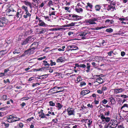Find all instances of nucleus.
<instances>
[{
    "label": "nucleus",
    "instance_id": "1",
    "mask_svg": "<svg viewBox=\"0 0 128 128\" xmlns=\"http://www.w3.org/2000/svg\"><path fill=\"white\" fill-rule=\"evenodd\" d=\"M98 19L97 18L93 17L92 18L85 20L84 22L89 24H97L96 22H98Z\"/></svg>",
    "mask_w": 128,
    "mask_h": 128
},
{
    "label": "nucleus",
    "instance_id": "2",
    "mask_svg": "<svg viewBox=\"0 0 128 128\" xmlns=\"http://www.w3.org/2000/svg\"><path fill=\"white\" fill-rule=\"evenodd\" d=\"M6 12L7 15L10 16H13L16 14V12L12 8L8 9Z\"/></svg>",
    "mask_w": 128,
    "mask_h": 128
},
{
    "label": "nucleus",
    "instance_id": "3",
    "mask_svg": "<svg viewBox=\"0 0 128 128\" xmlns=\"http://www.w3.org/2000/svg\"><path fill=\"white\" fill-rule=\"evenodd\" d=\"M80 68H85L86 67V71L87 72H89L90 70V64L89 63H88L86 64V66L84 64H80Z\"/></svg>",
    "mask_w": 128,
    "mask_h": 128
},
{
    "label": "nucleus",
    "instance_id": "4",
    "mask_svg": "<svg viewBox=\"0 0 128 128\" xmlns=\"http://www.w3.org/2000/svg\"><path fill=\"white\" fill-rule=\"evenodd\" d=\"M8 22V20L5 18H0V27L5 26Z\"/></svg>",
    "mask_w": 128,
    "mask_h": 128
},
{
    "label": "nucleus",
    "instance_id": "5",
    "mask_svg": "<svg viewBox=\"0 0 128 128\" xmlns=\"http://www.w3.org/2000/svg\"><path fill=\"white\" fill-rule=\"evenodd\" d=\"M67 48L68 49V51H70L72 52H73V51L74 50H78V48L75 45L68 46Z\"/></svg>",
    "mask_w": 128,
    "mask_h": 128
},
{
    "label": "nucleus",
    "instance_id": "6",
    "mask_svg": "<svg viewBox=\"0 0 128 128\" xmlns=\"http://www.w3.org/2000/svg\"><path fill=\"white\" fill-rule=\"evenodd\" d=\"M100 116L102 122L108 123L110 121V119L109 117H106L103 114H100Z\"/></svg>",
    "mask_w": 128,
    "mask_h": 128
},
{
    "label": "nucleus",
    "instance_id": "7",
    "mask_svg": "<svg viewBox=\"0 0 128 128\" xmlns=\"http://www.w3.org/2000/svg\"><path fill=\"white\" fill-rule=\"evenodd\" d=\"M118 124L116 120H112L110 121V127L111 128H115L117 126Z\"/></svg>",
    "mask_w": 128,
    "mask_h": 128
},
{
    "label": "nucleus",
    "instance_id": "8",
    "mask_svg": "<svg viewBox=\"0 0 128 128\" xmlns=\"http://www.w3.org/2000/svg\"><path fill=\"white\" fill-rule=\"evenodd\" d=\"M67 111L68 112V114L69 116L74 115L75 112L74 109L69 108L67 109Z\"/></svg>",
    "mask_w": 128,
    "mask_h": 128
},
{
    "label": "nucleus",
    "instance_id": "9",
    "mask_svg": "<svg viewBox=\"0 0 128 128\" xmlns=\"http://www.w3.org/2000/svg\"><path fill=\"white\" fill-rule=\"evenodd\" d=\"M15 117L13 115H11L7 117V121L9 122H15Z\"/></svg>",
    "mask_w": 128,
    "mask_h": 128
},
{
    "label": "nucleus",
    "instance_id": "10",
    "mask_svg": "<svg viewBox=\"0 0 128 128\" xmlns=\"http://www.w3.org/2000/svg\"><path fill=\"white\" fill-rule=\"evenodd\" d=\"M90 34V32L89 31L84 32L81 33L79 34L78 36H82L81 38L83 40H84L86 38L85 37L87 35Z\"/></svg>",
    "mask_w": 128,
    "mask_h": 128
},
{
    "label": "nucleus",
    "instance_id": "11",
    "mask_svg": "<svg viewBox=\"0 0 128 128\" xmlns=\"http://www.w3.org/2000/svg\"><path fill=\"white\" fill-rule=\"evenodd\" d=\"M86 4L87 5L85 7L86 10L88 11H91L92 10H91L92 8L93 7L92 4L89 2L87 3Z\"/></svg>",
    "mask_w": 128,
    "mask_h": 128
},
{
    "label": "nucleus",
    "instance_id": "12",
    "mask_svg": "<svg viewBox=\"0 0 128 128\" xmlns=\"http://www.w3.org/2000/svg\"><path fill=\"white\" fill-rule=\"evenodd\" d=\"M122 110L128 112V105L127 104H124L121 107Z\"/></svg>",
    "mask_w": 128,
    "mask_h": 128
},
{
    "label": "nucleus",
    "instance_id": "13",
    "mask_svg": "<svg viewBox=\"0 0 128 128\" xmlns=\"http://www.w3.org/2000/svg\"><path fill=\"white\" fill-rule=\"evenodd\" d=\"M30 38L29 37L27 38L25 40L22 41L21 42L22 45H24L30 42Z\"/></svg>",
    "mask_w": 128,
    "mask_h": 128
},
{
    "label": "nucleus",
    "instance_id": "14",
    "mask_svg": "<svg viewBox=\"0 0 128 128\" xmlns=\"http://www.w3.org/2000/svg\"><path fill=\"white\" fill-rule=\"evenodd\" d=\"M38 45V44L37 42H34L32 45L31 46H32V48L31 49L28 50H27L29 51L30 50H32L33 49V50H34L35 49L37 48Z\"/></svg>",
    "mask_w": 128,
    "mask_h": 128
},
{
    "label": "nucleus",
    "instance_id": "15",
    "mask_svg": "<svg viewBox=\"0 0 128 128\" xmlns=\"http://www.w3.org/2000/svg\"><path fill=\"white\" fill-rule=\"evenodd\" d=\"M39 114V116L42 118H47L46 116H45V114L43 112V110H41L38 113Z\"/></svg>",
    "mask_w": 128,
    "mask_h": 128
},
{
    "label": "nucleus",
    "instance_id": "16",
    "mask_svg": "<svg viewBox=\"0 0 128 128\" xmlns=\"http://www.w3.org/2000/svg\"><path fill=\"white\" fill-rule=\"evenodd\" d=\"M112 90H114V93L115 94L121 93L124 90H123L122 88H116Z\"/></svg>",
    "mask_w": 128,
    "mask_h": 128
},
{
    "label": "nucleus",
    "instance_id": "17",
    "mask_svg": "<svg viewBox=\"0 0 128 128\" xmlns=\"http://www.w3.org/2000/svg\"><path fill=\"white\" fill-rule=\"evenodd\" d=\"M22 10H18V12L16 13V16L17 18H21L22 16V14H21Z\"/></svg>",
    "mask_w": 128,
    "mask_h": 128
},
{
    "label": "nucleus",
    "instance_id": "18",
    "mask_svg": "<svg viewBox=\"0 0 128 128\" xmlns=\"http://www.w3.org/2000/svg\"><path fill=\"white\" fill-rule=\"evenodd\" d=\"M127 112L121 110L120 112V116L124 117L127 116Z\"/></svg>",
    "mask_w": 128,
    "mask_h": 128
},
{
    "label": "nucleus",
    "instance_id": "19",
    "mask_svg": "<svg viewBox=\"0 0 128 128\" xmlns=\"http://www.w3.org/2000/svg\"><path fill=\"white\" fill-rule=\"evenodd\" d=\"M90 91L88 90H86L82 91L81 92V94L83 96H84L88 94L89 93H90Z\"/></svg>",
    "mask_w": 128,
    "mask_h": 128
},
{
    "label": "nucleus",
    "instance_id": "20",
    "mask_svg": "<svg viewBox=\"0 0 128 128\" xmlns=\"http://www.w3.org/2000/svg\"><path fill=\"white\" fill-rule=\"evenodd\" d=\"M31 16V14L29 13V12H26L25 14L23 16V17L24 18H26L29 17L30 18V16Z\"/></svg>",
    "mask_w": 128,
    "mask_h": 128
},
{
    "label": "nucleus",
    "instance_id": "21",
    "mask_svg": "<svg viewBox=\"0 0 128 128\" xmlns=\"http://www.w3.org/2000/svg\"><path fill=\"white\" fill-rule=\"evenodd\" d=\"M65 60V58L64 57L62 56L59 58L57 60L56 62H62Z\"/></svg>",
    "mask_w": 128,
    "mask_h": 128
},
{
    "label": "nucleus",
    "instance_id": "22",
    "mask_svg": "<svg viewBox=\"0 0 128 128\" xmlns=\"http://www.w3.org/2000/svg\"><path fill=\"white\" fill-rule=\"evenodd\" d=\"M102 74L95 75L94 76V78L96 79V80L97 81L99 79V78L102 77Z\"/></svg>",
    "mask_w": 128,
    "mask_h": 128
},
{
    "label": "nucleus",
    "instance_id": "23",
    "mask_svg": "<svg viewBox=\"0 0 128 128\" xmlns=\"http://www.w3.org/2000/svg\"><path fill=\"white\" fill-rule=\"evenodd\" d=\"M33 1L32 4L36 7H37L38 6V2L37 0H32Z\"/></svg>",
    "mask_w": 128,
    "mask_h": 128
},
{
    "label": "nucleus",
    "instance_id": "24",
    "mask_svg": "<svg viewBox=\"0 0 128 128\" xmlns=\"http://www.w3.org/2000/svg\"><path fill=\"white\" fill-rule=\"evenodd\" d=\"M103 82V79L101 78V77L99 78V79L97 81H96L95 82H98L100 84H102Z\"/></svg>",
    "mask_w": 128,
    "mask_h": 128
},
{
    "label": "nucleus",
    "instance_id": "25",
    "mask_svg": "<svg viewBox=\"0 0 128 128\" xmlns=\"http://www.w3.org/2000/svg\"><path fill=\"white\" fill-rule=\"evenodd\" d=\"M76 11L80 13L83 12V10L81 8H76L75 9Z\"/></svg>",
    "mask_w": 128,
    "mask_h": 128
},
{
    "label": "nucleus",
    "instance_id": "26",
    "mask_svg": "<svg viewBox=\"0 0 128 128\" xmlns=\"http://www.w3.org/2000/svg\"><path fill=\"white\" fill-rule=\"evenodd\" d=\"M22 9L24 10L26 12H28V7H27L23 5L22 6Z\"/></svg>",
    "mask_w": 128,
    "mask_h": 128
},
{
    "label": "nucleus",
    "instance_id": "27",
    "mask_svg": "<svg viewBox=\"0 0 128 128\" xmlns=\"http://www.w3.org/2000/svg\"><path fill=\"white\" fill-rule=\"evenodd\" d=\"M6 50H2L0 51V58L7 53V52H4Z\"/></svg>",
    "mask_w": 128,
    "mask_h": 128
},
{
    "label": "nucleus",
    "instance_id": "28",
    "mask_svg": "<svg viewBox=\"0 0 128 128\" xmlns=\"http://www.w3.org/2000/svg\"><path fill=\"white\" fill-rule=\"evenodd\" d=\"M95 8L96 10L99 11L100 9L101 6L99 5H97L95 6Z\"/></svg>",
    "mask_w": 128,
    "mask_h": 128
},
{
    "label": "nucleus",
    "instance_id": "29",
    "mask_svg": "<svg viewBox=\"0 0 128 128\" xmlns=\"http://www.w3.org/2000/svg\"><path fill=\"white\" fill-rule=\"evenodd\" d=\"M24 126V125L22 123H20L18 124L17 126V127L18 128H22Z\"/></svg>",
    "mask_w": 128,
    "mask_h": 128
},
{
    "label": "nucleus",
    "instance_id": "30",
    "mask_svg": "<svg viewBox=\"0 0 128 128\" xmlns=\"http://www.w3.org/2000/svg\"><path fill=\"white\" fill-rule=\"evenodd\" d=\"M21 2L24 3L25 4L26 6H29L31 3L29 2L26 1H21Z\"/></svg>",
    "mask_w": 128,
    "mask_h": 128
},
{
    "label": "nucleus",
    "instance_id": "31",
    "mask_svg": "<svg viewBox=\"0 0 128 128\" xmlns=\"http://www.w3.org/2000/svg\"><path fill=\"white\" fill-rule=\"evenodd\" d=\"M46 31V30L45 28H42L40 31L39 32L40 33V34H44Z\"/></svg>",
    "mask_w": 128,
    "mask_h": 128
},
{
    "label": "nucleus",
    "instance_id": "32",
    "mask_svg": "<svg viewBox=\"0 0 128 128\" xmlns=\"http://www.w3.org/2000/svg\"><path fill=\"white\" fill-rule=\"evenodd\" d=\"M110 101L112 104L115 103V101L114 98H113L111 97L110 98Z\"/></svg>",
    "mask_w": 128,
    "mask_h": 128
},
{
    "label": "nucleus",
    "instance_id": "33",
    "mask_svg": "<svg viewBox=\"0 0 128 128\" xmlns=\"http://www.w3.org/2000/svg\"><path fill=\"white\" fill-rule=\"evenodd\" d=\"M38 24L40 26H46V24L43 21L41 23H39Z\"/></svg>",
    "mask_w": 128,
    "mask_h": 128
},
{
    "label": "nucleus",
    "instance_id": "34",
    "mask_svg": "<svg viewBox=\"0 0 128 128\" xmlns=\"http://www.w3.org/2000/svg\"><path fill=\"white\" fill-rule=\"evenodd\" d=\"M2 125H4L5 127L7 128L9 126V124L8 123L6 124L4 122H2Z\"/></svg>",
    "mask_w": 128,
    "mask_h": 128
},
{
    "label": "nucleus",
    "instance_id": "35",
    "mask_svg": "<svg viewBox=\"0 0 128 128\" xmlns=\"http://www.w3.org/2000/svg\"><path fill=\"white\" fill-rule=\"evenodd\" d=\"M43 62L44 63L43 64L44 66H50V64L48 63L47 61L46 60H44L43 61Z\"/></svg>",
    "mask_w": 128,
    "mask_h": 128
},
{
    "label": "nucleus",
    "instance_id": "36",
    "mask_svg": "<svg viewBox=\"0 0 128 128\" xmlns=\"http://www.w3.org/2000/svg\"><path fill=\"white\" fill-rule=\"evenodd\" d=\"M56 106L58 108V109H60L62 107V106L59 103H58L56 104Z\"/></svg>",
    "mask_w": 128,
    "mask_h": 128
},
{
    "label": "nucleus",
    "instance_id": "37",
    "mask_svg": "<svg viewBox=\"0 0 128 128\" xmlns=\"http://www.w3.org/2000/svg\"><path fill=\"white\" fill-rule=\"evenodd\" d=\"M106 32H112L113 31V30L111 28H107L106 30Z\"/></svg>",
    "mask_w": 128,
    "mask_h": 128
},
{
    "label": "nucleus",
    "instance_id": "38",
    "mask_svg": "<svg viewBox=\"0 0 128 128\" xmlns=\"http://www.w3.org/2000/svg\"><path fill=\"white\" fill-rule=\"evenodd\" d=\"M62 28H54L51 29L50 30L51 31H54V30H60L62 29Z\"/></svg>",
    "mask_w": 128,
    "mask_h": 128
},
{
    "label": "nucleus",
    "instance_id": "39",
    "mask_svg": "<svg viewBox=\"0 0 128 128\" xmlns=\"http://www.w3.org/2000/svg\"><path fill=\"white\" fill-rule=\"evenodd\" d=\"M115 8V6H112L111 5H109L108 8H107V10H111V8L114 9Z\"/></svg>",
    "mask_w": 128,
    "mask_h": 128
},
{
    "label": "nucleus",
    "instance_id": "40",
    "mask_svg": "<svg viewBox=\"0 0 128 128\" xmlns=\"http://www.w3.org/2000/svg\"><path fill=\"white\" fill-rule=\"evenodd\" d=\"M76 23H75L74 22H72L70 24H68L67 25V26H74L75 24Z\"/></svg>",
    "mask_w": 128,
    "mask_h": 128
},
{
    "label": "nucleus",
    "instance_id": "41",
    "mask_svg": "<svg viewBox=\"0 0 128 128\" xmlns=\"http://www.w3.org/2000/svg\"><path fill=\"white\" fill-rule=\"evenodd\" d=\"M50 65L51 66H52L54 65H55L56 64V63L55 62H53L52 60H50Z\"/></svg>",
    "mask_w": 128,
    "mask_h": 128
},
{
    "label": "nucleus",
    "instance_id": "42",
    "mask_svg": "<svg viewBox=\"0 0 128 128\" xmlns=\"http://www.w3.org/2000/svg\"><path fill=\"white\" fill-rule=\"evenodd\" d=\"M86 84V83L84 82H82L80 83V87H82V86H85Z\"/></svg>",
    "mask_w": 128,
    "mask_h": 128
},
{
    "label": "nucleus",
    "instance_id": "43",
    "mask_svg": "<svg viewBox=\"0 0 128 128\" xmlns=\"http://www.w3.org/2000/svg\"><path fill=\"white\" fill-rule=\"evenodd\" d=\"M48 5L50 7L51 6L53 5L52 2V0H49Z\"/></svg>",
    "mask_w": 128,
    "mask_h": 128
},
{
    "label": "nucleus",
    "instance_id": "44",
    "mask_svg": "<svg viewBox=\"0 0 128 128\" xmlns=\"http://www.w3.org/2000/svg\"><path fill=\"white\" fill-rule=\"evenodd\" d=\"M46 2L47 1H45L44 2H42L40 5V6L41 8L43 7L44 6V5L45 4Z\"/></svg>",
    "mask_w": 128,
    "mask_h": 128
},
{
    "label": "nucleus",
    "instance_id": "45",
    "mask_svg": "<svg viewBox=\"0 0 128 128\" xmlns=\"http://www.w3.org/2000/svg\"><path fill=\"white\" fill-rule=\"evenodd\" d=\"M50 105V106H54L55 105V104L53 103L52 101H50L49 102Z\"/></svg>",
    "mask_w": 128,
    "mask_h": 128
},
{
    "label": "nucleus",
    "instance_id": "46",
    "mask_svg": "<svg viewBox=\"0 0 128 128\" xmlns=\"http://www.w3.org/2000/svg\"><path fill=\"white\" fill-rule=\"evenodd\" d=\"M46 58V56H44L42 57H41L40 58H38V60H41L43 59H45Z\"/></svg>",
    "mask_w": 128,
    "mask_h": 128
},
{
    "label": "nucleus",
    "instance_id": "47",
    "mask_svg": "<svg viewBox=\"0 0 128 128\" xmlns=\"http://www.w3.org/2000/svg\"><path fill=\"white\" fill-rule=\"evenodd\" d=\"M82 80V79L81 78V76H78V78L77 80V81L78 82H79L80 81H81Z\"/></svg>",
    "mask_w": 128,
    "mask_h": 128
},
{
    "label": "nucleus",
    "instance_id": "48",
    "mask_svg": "<svg viewBox=\"0 0 128 128\" xmlns=\"http://www.w3.org/2000/svg\"><path fill=\"white\" fill-rule=\"evenodd\" d=\"M44 17L45 20H47L49 21H51L50 19H49L48 16H44Z\"/></svg>",
    "mask_w": 128,
    "mask_h": 128
},
{
    "label": "nucleus",
    "instance_id": "49",
    "mask_svg": "<svg viewBox=\"0 0 128 128\" xmlns=\"http://www.w3.org/2000/svg\"><path fill=\"white\" fill-rule=\"evenodd\" d=\"M7 96L6 95H3L2 96V98L4 100H5L7 99Z\"/></svg>",
    "mask_w": 128,
    "mask_h": 128
},
{
    "label": "nucleus",
    "instance_id": "50",
    "mask_svg": "<svg viewBox=\"0 0 128 128\" xmlns=\"http://www.w3.org/2000/svg\"><path fill=\"white\" fill-rule=\"evenodd\" d=\"M92 121H91V120H88V121L87 122V124L89 126H90L91 124H92Z\"/></svg>",
    "mask_w": 128,
    "mask_h": 128
},
{
    "label": "nucleus",
    "instance_id": "51",
    "mask_svg": "<svg viewBox=\"0 0 128 128\" xmlns=\"http://www.w3.org/2000/svg\"><path fill=\"white\" fill-rule=\"evenodd\" d=\"M56 12V11H54L52 12H51V13H50L49 14V15L50 16L52 15H55V12Z\"/></svg>",
    "mask_w": 128,
    "mask_h": 128
},
{
    "label": "nucleus",
    "instance_id": "52",
    "mask_svg": "<svg viewBox=\"0 0 128 128\" xmlns=\"http://www.w3.org/2000/svg\"><path fill=\"white\" fill-rule=\"evenodd\" d=\"M108 102V100L106 99H104L102 101V102L104 104H106Z\"/></svg>",
    "mask_w": 128,
    "mask_h": 128
},
{
    "label": "nucleus",
    "instance_id": "53",
    "mask_svg": "<svg viewBox=\"0 0 128 128\" xmlns=\"http://www.w3.org/2000/svg\"><path fill=\"white\" fill-rule=\"evenodd\" d=\"M29 98L28 97H26L22 98H21L22 100H28V99Z\"/></svg>",
    "mask_w": 128,
    "mask_h": 128
},
{
    "label": "nucleus",
    "instance_id": "54",
    "mask_svg": "<svg viewBox=\"0 0 128 128\" xmlns=\"http://www.w3.org/2000/svg\"><path fill=\"white\" fill-rule=\"evenodd\" d=\"M34 117H32L30 118H28L27 120V121L28 122H30V121L31 120H33V119H34Z\"/></svg>",
    "mask_w": 128,
    "mask_h": 128
},
{
    "label": "nucleus",
    "instance_id": "55",
    "mask_svg": "<svg viewBox=\"0 0 128 128\" xmlns=\"http://www.w3.org/2000/svg\"><path fill=\"white\" fill-rule=\"evenodd\" d=\"M118 128H124V127L122 124L118 125Z\"/></svg>",
    "mask_w": 128,
    "mask_h": 128
},
{
    "label": "nucleus",
    "instance_id": "56",
    "mask_svg": "<svg viewBox=\"0 0 128 128\" xmlns=\"http://www.w3.org/2000/svg\"><path fill=\"white\" fill-rule=\"evenodd\" d=\"M34 78L35 77H32L29 78L28 81H30L32 80H34Z\"/></svg>",
    "mask_w": 128,
    "mask_h": 128
},
{
    "label": "nucleus",
    "instance_id": "57",
    "mask_svg": "<svg viewBox=\"0 0 128 128\" xmlns=\"http://www.w3.org/2000/svg\"><path fill=\"white\" fill-rule=\"evenodd\" d=\"M125 54V52L123 51L121 53V56H123Z\"/></svg>",
    "mask_w": 128,
    "mask_h": 128
},
{
    "label": "nucleus",
    "instance_id": "58",
    "mask_svg": "<svg viewBox=\"0 0 128 128\" xmlns=\"http://www.w3.org/2000/svg\"><path fill=\"white\" fill-rule=\"evenodd\" d=\"M5 76V73L1 72L0 73V77H2Z\"/></svg>",
    "mask_w": 128,
    "mask_h": 128
},
{
    "label": "nucleus",
    "instance_id": "59",
    "mask_svg": "<svg viewBox=\"0 0 128 128\" xmlns=\"http://www.w3.org/2000/svg\"><path fill=\"white\" fill-rule=\"evenodd\" d=\"M113 53V52L112 51H111L108 52V54L109 56H111L112 54V53Z\"/></svg>",
    "mask_w": 128,
    "mask_h": 128
},
{
    "label": "nucleus",
    "instance_id": "60",
    "mask_svg": "<svg viewBox=\"0 0 128 128\" xmlns=\"http://www.w3.org/2000/svg\"><path fill=\"white\" fill-rule=\"evenodd\" d=\"M94 103L95 104H97L99 103V101L95 100L94 101Z\"/></svg>",
    "mask_w": 128,
    "mask_h": 128
},
{
    "label": "nucleus",
    "instance_id": "61",
    "mask_svg": "<svg viewBox=\"0 0 128 128\" xmlns=\"http://www.w3.org/2000/svg\"><path fill=\"white\" fill-rule=\"evenodd\" d=\"M16 118V119H15V122H16L17 121L19 120L20 118H17L16 116L15 117V119Z\"/></svg>",
    "mask_w": 128,
    "mask_h": 128
},
{
    "label": "nucleus",
    "instance_id": "62",
    "mask_svg": "<svg viewBox=\"0 0 128 128\" xmlns=\"http://www.w3.org/2000/svg\"><path fill=\"white\" fill-rule=\"evenodd\" d=\"M106 89L107 88L106 87H104L102 88V91H104L106 90Z\"/></svg>",
    "mask_w": 128,
    "mask_h": 128
},
{
    "label": "nucleus",
    "instance_id": "63",
    "mask_svg": "<svg viewBox=\"0 0 128 128\" xmlns=\"http://www.w3.org/2000/svg\"><path fill=\"white\" fill-rule=\"evenodd\" d=\"M79 126L78 125H75L73 126L72 128H79Z\"/></svg>",
    "mask_w": 128,
    "mask_h": 128
},
{
    "label": "nucleus",
    "instance_id": "64",
    "mask_svg": "<svg viewBox=\"0 0 128 128\" xmlns=\"http://www.w3.org/2000/svg\"><path fill=\"white\" fill-rule=\"evenodd\" d=\"M102 90H97V92L98 93L100 94H101L102 93Z\"/></svg>",
    "mask_w": 128,
    "mask_h": 128
}]
</instances>
